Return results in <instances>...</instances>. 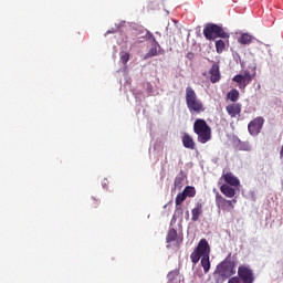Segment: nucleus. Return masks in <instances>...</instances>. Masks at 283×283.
<instances>
[{"mask_svg":"<svg viewBox=\"0 0 283 283\" xmlns=\"http://www.w3.org/2000/svg\"><path fill=\"white\" fill-rule=\"evenodd\" d=\"M210 255L211 247L209 245V241H207V239H201L197 248L190 254V260L192 264H198L201 258V266L203 269V273H209V271H211V261L209 260Z\"/></svg>","mask_w":283,"mask_h":283,"instance_id":"obj_1","label":"nucleus"},{"mask_svg":"<svg viewBox=\"0 0 283 283\" xmlns=\"http://www.w3.org/2000/svg\"><path fill=\"white\" fill-rule=\"evenodd\" d=\"M186 105L190 114H202L205 112V104L198 98V94L191 86L186 87Z\"/></svg>","mask_w":283,"mask_h":283,"instance_id":"obj_2","label":"nucleus"},{"mask_svg":"<svg viewBox=\"0 0 283 283\" xmlns=\"http://www.w3.org/2000/svg\"><path fill=\"white\" fill-rule=\"evenodd\" d=\"M193 132L197 135L198 143L205 145L211 140V127L207 124V120L197 118L193 123Z\"/></svg>","mask_w":283,"mask_h":283,"instance_id":"obj_3","label":"nucleus"},{"mask_svg":"<svg viewBox=\"0 0 283 283\" xmlns=\"http://www.w3.org/2000/svg\"><path fill=\"white\" fill-rule=\"evenodd\" d=\"M214 273L226 280H228V277H232V275H235V261L231 260L230 256L226 258L217 265Z\"/></svg>","mask_w":283,"mask_h":283,"instance_id":"obj_4","label":"nucleus"},{"mask_svg":"<svg viewBox=\"0 0 283 283\" xmlns=\"http://www.w3.org/2000/svg\"><path fill=\"white\" fill-rule=\"evenodd\" d=\"M203 35L207 41H213V39H229V33L224 32V29L218 24H208L205 27Z\"/></svg>","mask_w":283,"mask_h":283,"instance_id":"obj_5","label":"nucleus"},{"mask_svg":"<svg viewBox=\"0 0 283 283\" xmlns=\"http://www.w3.org/2000/svg\"><path fill=\"white\" fill-rule=\"evenodd\" d=\"M238 279L244 283L255 282V274L250 265H240L238 268Z\"/></svg>","mask_w":283,"mask_h":283,"instance_id":"obj_6","label":"nucleus"},{"mask_svg":"<svg viewBox=\"0 0 283 283\" xmlns=\"http://www.w3.org/2000/svg\"><path fill=\"white\" fill-rule=\"evenodd\" d=\"M232 81L238 84L239 90H247V85L253 81L251 72L244 71L243 74L235 75Z\"/></svg>","mask_w":283,"mask_h":283,"instance_id":"obj_7","label":"nucleus"},{"mask_svg":"<svg viewBox=\"0 0 283 283\" xmlns=\"http://www.w3.org/2000/svg\"><path fill=\"white\" fill-rule=\"evenodd\" d=\"M262 127H264V117H256L249 123L248 132L251 136H258L262 132Z\"/></svg>","mask_w":283,"mask_h":283,"instance_id":"obj_8","label":"nucleus"},{"mask_svg":"<svg viewBox=\"0 0 283 283\" xmlns=\"http://www.w3.org/2000/svg\"><path fill=\"white\" fill-rule=\"evenodd\" d=\"M209 81L212 84L220 83L222 78V74L220 73V64L214 62L212 66L210 67L209 72Z\"/></svg>","mask_w":283,"mask_h":283,"instance_id":"obj_9","label":"nucleus"},{"mask_svg":"<svg viewBox=\"0 0 283 283\" xmlns=\"http://www.w3.org/2000/svg\"><path fill=\"white\" fill-rule=\"evenodd\" d=\"M216 205L219 207V209H222V211H227L229 207L231 209H235V206H233V201L224 199L220 192H216Z\"/></svg>","mask_w":283,"mask_h":283,"instance_id":"obj_10","label":"nucleus"},{"mask_svg":"<svg viewBox=\"0 0 283 283\" xmlns=\"http://www.w3.org/2000/svg\"><path fill=\"white\" fill-rule=\"evenodd\" d=\"M149 38L153 39L154 43L153 46L149 49V51L146 53L144 59H151L153 56H158V54H164V52L158 51V48H160V44H158V41H156V38H154V34H149Z\"/></svg>","mask_w":283,"mask_h":283,"instance_id":"obj_11","label":"nucleus"},{"mask_svg":"<svg viewBox=\"0 0 283 283\" xmlns=\"http://www.w3.org/2000/svg\"><path fill=\"white\" fill-rule=\"evenodd\" d=\"M221 180H224V182L230 187H240V179L238 177L233 176V172H223L221 176Z\"/></svg>","mask_w":283,"mask_h":283,"instance_id":"obj_12","label":"nucleus"},{"mask_svg":"<svg viewBox=\"0 0 283 283\" xmlns=\"http://www.w3.org/2000/svg\"><path fill=\"white\" fill-rule=\"evenodd\" d=\"M227 113L231 118H235V116H240V113L242 112V105L240 104H230L226 107Z\"/></svg>","mask_w":283,"mask_h":283,"instance_id":"obj_13","label":"nucleus"},{"mask_svg":"<svg viewBox=\"0 0 283 283\" xmlns=\"http://www.w3.org/2000/svg\"><path fill=\"white\" fill-rule=\"evenodd\" d=\"M181 142L186 149H196V142L193 140V137H191V135H189L188 133H184Z\"/></svg>","mask_w":283,"mask_h":283,"instance_id":"obj_14","label":"nucleus"},{"mask_svg":"<svg viewBox=\"0 0 283 283\" xmlns=\"http://www.w3.org/2000/svg\"><path fill=\"white\" fill-rule=\"evenodd\" d=\"M203 213V206L201 202H197L196 207L191 210V221L198 222Z\"/></svg>","mask_w":283,"mask_h":283,"instance_id":"obj_15","label":"nucleus"},{"mask_svg":"<svg viewBox=\"0 0 283 283\" xmlns=\"http://www.w3.org/2000/svg\"><path fill=\"white\" fill-rule=\"evenodd\" d=\"M220 191L226 198H233L235 196V189L227 184H223L220 187Z\"/></svg>","mask_w":283,"mask_h":283,"instance_id":"obj_16","label":"nucleus"},{"mask_svg":"<svg viewBox=\"0 0 283 283\" xmlns=\"http://www.w3.org/2000/svg\"><path fill=\"white\" fill-rule=\"evenodd\" d=\"M185 200H187L185 192H179L175 199L176 213H182V207H180V205H182Z\"/></svg>","mask_w":283,"mask_h":283,"instance_id":"obj_17","label":"nucleus"},{"mask_svg":"<svg viewBox=\"0 0 283 283\" xmlns=\"http://www.w3.org/2000/svg\"><path fill=\"white\" fill-rule=\"evenodd\" d=\"M253 42V36L248 34V33H243L241 34V36L239 38V43H241V45H249Z\"/></svg>","mask_w":283,"mask_h":283,"instance_id":"obj_18","label":"nucleus"},{"mask_svg":"<svg viewBox=\"0 0 283 283\" xmlns=\"http://www.w3.org/2000/svg\"><path fill=\"white\" fill-rule=\"evenodd\" d=\"M178 238V231H176V229L171 228L169 231H168V234H167V242H176V239Z\"/></svg>","mask_w":283,"mask_h":283,"instance_id":"obj_19","label":"nucleus"},{"mask_svg":"<svg viewBox=\"0 0 283 283\" xmlns=\"http://www.w3.org/2000/svg\"><path fill=\"white\" fill-rule=\"evenodd\" d=\"M228 98L229 101H231L232 103H235V101H238L240 98V92H238V90L233 88L228 93Z\"/></svg>","mask_w":283,"mask_h":283,"instance_id":"obj_20","label":"nucleus"},{"mask_svg":"<svg viewBox=\"0 0 283 283\" xmlns=\"http://www.w3.org/2000/svg\"><path fill=\"white\" fill-rule=\"evenodd\" d=\"M184 193L186 195V198H195L196 197V188L192 186H187L184 189Z\"/></svg>","mask_w":283,"mask_h":283,"instance_id":"obj_21","label":"nucleus"},{"mask_svg":"<svg viewBox=\"0 0 283 283\" xmlns=\"http://www.w3.org/2000/svg\"><path fill=\"white\" fill-rule=\"evenodd\" d=\"M227 49V44L222 40H218L216 42V50L218 54H222L224 50Z\"/></svg>","mask_w":283,"mask_h":283,"instance_id":"obj_22","label":"nucleus"},{"mask_svg":"<svg viewBox=\"0 0 283 283\" xmlns=\"http://www.w3.org/2000/svg\"><path fill=\"white\" fill-rule=\"evenodd\" d=\"M119 57L123 65H127V63H129V52H126V51L120 52Z\"/></svg>","mask_w":283,"mask_h":283,"instance_id":"obj_23","label":"nucleus"},{"mask_svg":"<svg viewBox=\"0 0 283 283\" xmlns=\"http://www.w3.org/2000/svg\"><path fill=\"white\" fill-rule=\"evenodd\" d=\"M178 275H180V271L179 270H172L167 274L168 281L169 282H174V280H176V277H178Z\"/></svg>","mask_w":283,"mask_h":283,"instance_id":"obj_24","label":"nucleus"},{"mask_svg":"<svg viewBox=\"0 0 283 283\" xmlns=\"http://www.w3.org/2000/svg\"><path fill=\"white\" fill-rule=\"evenodd\" d=\"M182 182H185V178L176 177V179H175V189H180L182 187Z\"/></svg>","mask_w":283,"mask_h":283,"instance_id":"obj_25","label":"nucleus"},{"mask_svg":"<svg viewBox=\"0 0 283 283\" xmlns=\"http://www.w3.org/2000/svg\"><path fill=\"white\" fill-rule=\"evenodd\" d=\"M228 283H244V281H242L238 276H233V277L229 279Z\"/></svg>","mask_w":283,"mask_h":283,"instance_id":"obj_26","label":"nucleus"},{"mask_svg":"<svg viewBox=\"0 0 283 283\" xmlns=\"http://www.w3.org/2000/svg\"><path fill=\"white\" fill-rule=\"evenodd\" d=\"M101 205V201L96 198H93L92 207L96 209Z\"/></svg>","mask_w":283,"mask_h":283,"instance_id":"obj_27","label":"nucleus"},{"mask_svg":"<svg viewBox=\"0 0 283 283\" xmlns=\"http://www.w3.org/2000/svg\"><path fill=\"white\" fill-rule=\"evenodd\" d=\"M230 202H232V205H235L238 202L237 199H232V200H229Z\"/></svg>","mask_w":283,"mask_h":283,"instance_id":"obj_28","label":"nucleus"},{"mask_svg":"<svg viewBox=\"0 0 283 283\" xmlns=\"http://www.w3.org/2000/svg\"><path fill=\"white\" fill-rule=\"evenodd\" d=\"M186 213H187V218H189V211H187Z\"/></svg>","mask_w":283,"mask_h":283,"instance_id":"obj_29","label":"nucleus"}]
</instances>
